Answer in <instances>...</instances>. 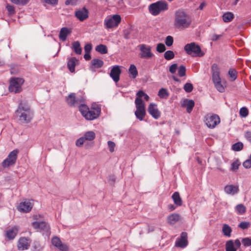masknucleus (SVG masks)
<instances>
[{
  "label": "nucleus",
  "mask_w": 251,
  "mask_h": 251,
  "mask_svg": "<svg viewBox=\"0 0 251 251\" xmlns=\"http://www.w3.org/2000/svg\"><path fill=\"white\" fill-rule=\"evenodd\" d=\"M71 33L70 29L66 27H62L59 33V38L62 41H65L67 36Z\"/></svg>",
  "instance_id": "a878e982"
},
{
  "label": "nucleus",
  "mask_w": 251,
  "mask_h": 251,
  "mask_svg": "<svg viewBox=\"0 0 251 251\" xmlns=\"http://www.w3.org/2000/svg\"><path fill=\"white\" fill-rule=\"evenodd\" d=\"M18 231V228L16 226L13 227L5 231V236L9 240H13L17 235Z\"/></svg>",
  "instance_id": "393cba45"
},
{
  "label": "nucleus",
  "mask_w": 251,
  "mask_h": 251,
  "mask_svg": "<svg viewBox=\"0 0 251 251\" xmlns=\"http://www.w3.org/2000/svg\"><path fill=\"white\" fill-rule=\"evenodd\" d=\"M180 217L178 214L173 213L168 217V222L171 225H174L179 220Z\"/></svg>",
  "instance_id": "cd10ccee"
},
{
  "label": "nucleus",
  "mask_w": 251,
  "mask_h": 251,
  "mask_svg": "<svg viewBox=\"0 0 251 251\" xmlns=\"http://www.w3.org/2000/svg\"><path fill=\"white\" fill-rule=\"evenodd\" d=\"M84 58L86 60H90L91 58V56L90 53L85 52V53L84 55Z\"/></svg>",
  "instance_id": "338daca9"
},
{
  "label": "nucleus",
  "mask_w": 251,
  "mask_h": 251,
  "mask_svg": "<svg viewBox=\"0 0 251 251\" xmlns=\"http://www.w3.org/2000/svg\"><path fill=\"white\" fill-rule=\"evenodd\" d=\"M249 111L248 109L245 107H243L240 110V116L242 117H246L248 115Z\"/></svg>",
  "instance_id": "09e8293b"
},
{
  "label": "nucleus",
  "mask_w": 251,
  "mask_h": 251,
  "mask_svg": "<svg viewBox=\"0 0 251 251\" xmlns=\"http://www.w3.org/2000/svg\"><path fill=\"white\" fill-rule=\"evenodd\" d=\"M240 165V161L238 159L236 160L231 164V169H230L231 170H232L233 171H235L237 170L238 169Z\"/></svg>",
  "instance_id": "de8ad7c7"
},
{
  "label": "nucleus",
  "mask_w": 251,
  "mask_h": 251,
  "mask_svg": "<svg viewBox=\"0 0 251 251\" xmlns=\"http://www.w3.org/2000/svg\"><path fill=\"white\" fill-rule=\"evenodd\" d=\"M32 208V204L29 201H25L19 204L18 210L24 212L30 211Z\"/></svg>",
  "instance_id": "4be33fe9"
},
{
  "label": "nucleus",
  "mask_w": 251,
  "mask_h": 251,
  "mask_svg": "<svg viewBox=\"0 0 251 251\" xmlns=\"http://www.w3.org/2000/svg\"><path fill=\"white\" fill-rule=\"evenodd\" d=\"M186 67L183 65H180L178 69L177 75L179 77H183L186 75Z\"/></svg>",
  "instance_id": "a19ab883"
},
{
  "label": "nucleus",
  "mask_w": 251,
  "mask_h": 251,
  "mask_svg": "<svg viewBox=\"0 0 251 251\" xmlns=\"http://www.w3.org/2000/svg\"><path fill=\"white\" fill-rule=\"evenodd\" d=\"M177 68V64H173L169 67V71L171 74H175L176 72V69Z\"/></svg>",
  "instance_id": "6e6d98bb"
},
{
  "label": "nucleus",
  "mask_w": 251,
  "mask_h": 251,
  "mask_svg": "<svg viewBox=\"0 0 251 251\" xmlns=\"http://www.w3.org/2000/svg\"><path fill=\"white\" fill-rule=\"evenodd\" d=\"M66 100L70 106H76L83 104L84 98L82 96L76 97L75 94L72 93L66 97Z\"/></svg>",
  "instance_id": "9b49d317"
},
{
  "label": "nucleus",
  "mask_w": 251,
  "mask_h": 251,
  "mask_svg": "<svg viewBox=\"0 0 251 251\" xmlns=\"http://www.w3.org/2000/svg\"><path fill=\"white\" fill-rule=\"evenodd\" d=\"M239 187L234 185H227L224 188L225 192L229 195H234L239 192Z\"/></svg>",
  "instance_id": "5701e85b"
},
{
  "label": "nucleus",
  "mask_w": 251,
  "mask_h": 251,
  "mask_svg": "<svg viewBox=\"0 0 251 251\" xmlns=\"http://www.w3.org/2000/svg\"><path fill=\"white\" fill-rule=\"evenodd\" d=\"M52 244L61 251H68V246L63 244L60 238L57 236L53 237L51 239Z\"/></svg>",
  "instance_id": "2eb2a0df"
},
{
  "label": "nucleus",
  "mask_w": 251,
  "mask_h": 251,
  "mask_svg": "<svg viewBox=\"0 0 251 251\" xmlns=\"http://www.w3.org/2000/svg\"><path fill=\"white\" fill-rule=\"evenodd\" d=\"M169 93L166 89H160L158 93V96L161 99H166L169 96Z\"/></svg>",
  "instance_id": "e433bc0d"
},
{
  "label": "nucleus",
  "mask_w": 251,
  "mask_h": 251,
  "mask_svg": "<svg viewBox=\"0 0 251 251\" xmlns=\"http://www.w3.org/2000/svg\"><path fill=\"white\" fill-rule=\"evenodd\" d=\"M243 166L246 169H249L251 167V160L249 158L243 163Z\"/></svg>",
  "instance_id": "4d7b16f0"
},
{
  "label": "nucleus",
  "mask_w": 251,
  "mask_h": 251,
  "mask_svg": "<svg viewBox=\"0 0 251 251\" xmlns=\"http://www.w3.org/2000/svg\"><path fill=\"white\" fill-rule=\"evenodd\" d=\"M250 226V223L247 222H242L238 225V226L243 229H247Z\"/></svg>",
  "instance_id": "603ef678"
},
{
  "label": "nucleus",
  "mask_w": 251,
  "mask_h": 251,
  "mask_svg": "<svg viewBox=\"0 0 251 251\" xmlns=\"http://www.w3.org/2000/svg\"><path fill=\"white\" fill-rule=\"evenodd\" d=\"M187 245V233L185 232H182L181 233L180 238L176 240L175 246L177 247L184 248L186 247Z\"/></svg>",
  "instance_id": "f3484780"
},
{
  "label": "nucleus",
  "mask_w": 251,
  "mask_h": 251,
  "mask_svg": "<svg viewBox=\"0 0 251 251\" xmlns=\"http://www.w3.org/2000/svg\"><path fill=\"white\" fill-rule=\"evenodd\" d=\"M165 42V44L168 47L171 46L173 44V43H174L173 37L170 35L167 36L166 38Z\"/></svg>",
  "instance_id": "49530a36"
},
{
  "label": "nucleus",
  "mask_w": 251,
  "mask_h": 251,
  "mask_svg": "<svg viewBox=\"0 0 251 251\" xmlns=\"http://www.w3.org/2000/svg\"><path fill=\"white\" fill-rule=\"evenodd\" d=\"M128 73L131 75L132 78H135L137 77L138 75V71L134 65L131 64L130 65L128 69Z\"/></svg>",
  "instance_id": "7c9ffc66"
},
{
  "label": "nucleus",
  "mask_w": 251,
  "mask_h": 251,
  "mask_svg": "<svg viewBox=\"0 0 251 251\" xmlns=\"http://www.w3.org/2000/svg\"><path fill=\"white\" fill-rule=\"evenodd\" d=\"M235 209L236 211L241 215L243 214L246 212V207L242 204H239L236 206Z\"/></svg>",
  "instance_id": "37998d69"
},
{
  "label": "nucleus",
  "mask_w": 251,
  "mask_h": 251,
  "mask_svg": "<svg viewBox=\"0 0 251 251\" xmlns=\"http://www.w3.org/2000/svg\"><path fill=\"white\" fill-rule=\"evenodd\" d=\"M77 3V0H66L65 1V4L75 5Z\"/></svg>",
  "instance_id": "bf43d9fd"
},
{
  "label": "nucleus",
  "mask_w": 251,
  "mask_h": 251,
  "mask_svg": "<svg viewBox=\"0 0 251 251\" xmlns=\"http://www.w3.org/2000/svg\"><path fill=\"white\" fill-rule=\"evenodd\" d=\"M222 231L224 235L227 237H230L231 236L232 229L228 225L224 224L223 225Z\"/></svg>",
  "instance_id": "c9c22d12"
},
{
  "label": "nucleus",
  "mask_w": 251,
  "mask_h": 251,
  "mask_svg": "<svg viewBox=\"0 0 251 251\" xmlns=\"http://www.w3.org/2000/svg\"><path fill=\"white\" fill-rule=\"evenodd\" d=\"M10 1L15 4L25 5L29 2L30 0H10Z\"/></svg>",
  "instance_id": "c03bdc74"
},
{
  "label": "nucleus",
  "mask_w": 251,
  "mask_h": 251,
  "mask_svg": "<svg viewBox=\"0 0 251 251\" xmlns=\"http://www.w3.org/2000/svg\"><path fill=\"white\" fill-rule=\"evenodd\" d=\"M16 115L21 123H28L32 118L33 114L26 102H21L16 111Z\"/></svg>",
  "instance_id": "f03ea898"
},
{
  "label": "nucleus",
  "mask_w": 251,
  "mask_h": 251,
  "mask_svg": "<svg viewBox=\"0 0 251 251\" xmlns=\"http://www.w3.org/2000/svg\"><path fill=\"white\" fill-rule=\"evenodd\" d=\"M228 75L231 81H233L237 78V72L234 69H230L228 71Z\"/></svg>",
  "instance_id": "ea45409f"
},
{
  "label": "nucleus",
  "mask_w": 251,
  "mask_h": 251,
  "mask_svg": "<svg viewBox=\"0 0 251 251\" xmlns=\"http://www.w3.org/2000/svg\"><path fill=\"white\" fill-rule=\"evenodd\" d=\"M234 244L237 250L238 248H240L241 242L239 239H236L234 242Z\"/></svg>",
  "instance_id": "0e129e2a"
},
{
  "label": "nucleus",
  "mask_w": 251,
  "mask_h": 251,
  "mask_svg": "<svg viewBox=\"0 0 251 251\" xmlns=\"http://www.w3.org/2000/svg\"><path fill=\"white\" fill-rule=\"evenodd\" d=\"M78 60L75 57H72L69 59L67 63V67L71 73L75 72V67L76 62Z\"/></svg>",
  "instance_id": "bb28decb"
},
{
  "label": "nucleus",
  "mask_w": 251,
  "mask_h": 251,
  "mask_svg": "<svg viewBox=\"0 0 251 251\" xmlns=\"http://www.w3.org/2000/svg\"><path fill=\"white\" fill-rule=\"evenodd\" d=\"M220 118L219 116L215 114H208L206 115L204 118V122L206 126L211 129L215 128L220 123Z\"/></svg>",
  "instance_id": "1a4fd4ad"
},
{
  "label": "nucleus",
  "mask_w": 251,
  "mask_h": 251,
  "mask_svg": "<svg viewBox=\"0 0 251 251\" xmlns=\"http://www.w3.org/2000/svg\"><path fill=\"white\" fill-rule=\"evenodd\" d=\"M107 145L109 151L111 152H113L114 151L115 144L112 141H108L107 142Z\"/></svg>",
  "instance_id": "5fc2aeb1"
},
{
  "label": "nucleus",
  "mask_w": 251,
  "mask_h": 251,
  "mask_svg": "<svg viewBox=\"0 0 251 251\" xmlns=\"http://www.w3.org/2000/svg\"><path fill=\"white\" fill-rule=\"evenodd\" d=\"M176 207L173 204H169L168 205V208L170 211H173L176 209Z\"/></svg>",
  "instance_id": "774afa93"
},
{
  "label": "nucleus",
  "mask_w": 251,
  "mask_h": 251,
  "mask_svg": "<svg viewBox=\"0 0 251 251\" xmlns=\"http://www.w3.org/2000/svg\"><path fill=\"white\" fill-rule=\"evenodd\" d=\"M212 79L214 86L218 91L223 93L225 91V87L222 84L220 75V69L217 64L214 63L211 67Z\"/></svg>",
  "instance_id": "20e7f679"
},
{
  "label": "nucleus",
  "mask_w": 251,
  "mask_h": 251,
  "mask_svg": "<svg viewBox=\"0 0 251 251\" xmlns=\"http://www.w3.org/2000/svg\"><path fill=\"white\" fill-rule=\"evenodd\" d=\"M6 9L8 12V15L9 16H12L16 13L15 7L9 4H7L6 5Z\"/></svg>",
  "instance_id": "58836bf2"
},
{
  "label": "nucleus",
  "mask_w": 251,
  "mask_h": 251,
  "mask_svg": "<svg viewBox=\"0 0 251 251\" xmlns=\"http://www.w3.org/2000/svg\"><path fill=\"white\" fill-rule=\"evenodd\" d=\"M48 4H56L57 3L58 0H44Z\"/></svg>",
  "instance_id": "e2e57ef3"
},
{
  "label": "nucleus",
  "mask_w": 251,
  "mask_h": 251,
  "mask_svg": "<svg viewBox=\"0 0 251 251\" xmlns=\"http://www.w3.org/2000/svg\"><path fill=\"white\" fill-rule=\"evenodd\" d=\"M244 145L242 142H238L232 145L231 149L235 151H241L243 148Z\"/></svg>",
  "instance_id": "4c0bfd02"
},
{
  "label": "nucleus",
  "mask_w": 251,
  "mask_h": 251,
  "mask_svg": "<svg viewBox=\"0 0 251 251\" xmlns=\"http://www.w3.org/2000/svg\"><path fill=\"white\" fill-rule=\"evenodd\" d=\"M103 65V62L102 60L98 58L93 59L91 61L90 70L93 72H95L96 69L101 68Z\"/></svg>",
  "instance_id": "412c9836"
},
{
  "label": "nucleus",
  "mask_w": 251,
  "mask_h": 251,
  "mask_svg": "<svg viewBox=\"0 0 251 251\" xmlns=\"http://www.w3.org/2000/svg\"><path fill=\"white\" fill-rule=\"evenodd\" d=\"M19 152L18 149H15L11 151L7 157L2 161V166L4 168H6L14 165L16 162Z\"/></svg>",
  "instance_id": "f8f14e48"
},
{
  "label": "nucleus",
  "mask_w": 251,
  "mask_h": 251,
  "mask_svg": "<svg viewBox=\"0 0 251 251\" xmlns=\"http://www.w3.org/2000/svg\"><path fill=\"white\" fill-rule=\"evenodd\" d=\"M166 49V47L163 44L159 43L157 45L156 50L158 52H159L160 53L163 52L165 51Z\"/></svg>",
  "instance_id": "8fccbe9b"
},
{
  "label": "nucleus",
  "mask_w": 251,
  "mask_h": 251,
  "mask_svg": "<svg viewBox=\"0 0 251 251\" xmlns=\"http://www.w3.org/2000/svg\"><path fill=\"white\" fill-rule=\"evenodd\" d=\"M121 21L119 15L115 14L113 16H107L104 20L103 25L106 29L117 27Z\"/></svg>",
  "instance_id": "6e6552de"
},
{
  "label": "nucleus",
  "mask_w": 251,
  "mask_h": 251,
  "mask_svg": "<svg viewBox=\"0 0 251 251\" xmlns=\"http://www.w3.org/2000/svg\"><path fill=\"white\" fill-rule=\"evenodd\" d=\"M245 136L246 139L251 143V131L246 132Z\"/></svg>",
  "instance_id": "680f3d73"
},
{
  "label": "nucleus",
  "mask_w": 251,
  "mask_h": 251,
  "mask_svg": "<svg viewBox=\"0 0 251 251\" xmlns=\"http://www.w3.org/2000/svg\"><path fill=\"white\" fill-rule=\"evenodd\" d=\"M139 47L141 51V53L140 54L141 58L149 59L153 56V54L151 52V46L146 44H141L139 46Z\"/></svg>",
  "instance_id": "ddd939ff"
},
{
  "label": "nucleus",
  "mask_w": 251,
  "mask_h": 251,
  "mask_svg": "<svg viewBox=\"0 0 251 251\" xmlns=\"http://www.w3.org/2000/svg\"><path fill=\"white\" fill-rule=\"evenodd\" d=\"M169 5L165 0H160L151 4L149 7L150 13L153 16H157L160 13L167 11Z\"/></svg>",
  "instance_id": "39448f33"
},
{
  "label": "nucleus",
  "mask_w": 251,
  "mask_h": 251,
  "mask_svg": "<svg viewBox=\"0 0 251 251\" xmlns=\"http://www.w3.org/2000/svg\"><path fill=\"white\" fill-rule=\"evenodd\" d=\"M25 82L24 78L12 77L9 81L8 89L10 92L15 94L19 93L23 90L22 85Z\"/></svg>",
  "instance_id": "423d86ee"
},
{
  "label": "nucleus",
  "mask_w": 251,
  "mask_h": 251,
  "mask_svg": "<svg viewBox=\"0 0 251 251\" xmlns=\"http://www.w3.org/2000/svg\"><path fill=\"white\" fill-rule=\"evenodd\" d=\"M145 94V93L143 90H139L137 93V97L136 99H141V98L143 97Z\"/></svg>",
  "instance_id": "052dcab7"
},
{
  "label": "nucleus",
  "mask_w": 251,
  "mask_h": 251,
  "mask_svg": "<svg viewBox=\"0 0 251 251\" xmlns=\"http://www.w3.org/2000/svg\"><path fill=\"white\" fill-rule=\"evenodd\" d=\"M135 104L136 110L135 115L140 121H142L146 115L145 105L142 99H135Z\"/></svg>",
  "instance_id": "9d476101"
},
{
  "label": "nucleus",
  "mask_w": 251,
  "mask_h": 251,
  "mask_svg": "<svg viewBox=\"0 0 251 251\" xmlns=\"http://www.w3.org/2000/svg\"><path fill=\"white\" fill-rule=\"evenodd\" d=\"M92 48L91 44H87L84 47V50L86 53H90Z\"/></svg>",
  "instance_id": "13d9d810"
},
{
  "label": "nucleus",
  "mask_w": 251,
  "mask_h": 251,
  "mask_svg": "<svg viewBox=\"0 0 251 251\" xmlns=\"http://www.w3.org/2000/svg\"><path fill=\"white\" fill-rule=\"evenodd\" d=\"M183 89L187 93H190L193 89V86L190 83H186L184 84Z\"/></svg>",
  "instance_id": "a18cd8bd"
},
{
  "label": "nucleus",
  "mask_w": 251,
  "mask_h": 251,
  "mask_svg": "<svg viewBox=\"0 0 251 251\" xmlns=\"http://www.w3.org/2000/svg\"><path fill=\"white\" fill-rule=\"evenodd\" d=\"M72 49L76 54L79 55L82 53V49L78 41H75L72 43Z\"/></svg>",
  "instance_id": "c756f323"
},
{
  "label": "nucleus",
  "mask_w": 251,
  "mask_h": 251,
  "mask_svg": "<svg viewBox=\"0 0 251 251\" xmlns=\"http://www.w3.org/2000/svg\"><path fill=\"white\" fill-rule=\"evenodd\" d=\"M30 245V242L28 238L25 237H21L18 242V249L20 251H24L29 248Z\"/></svg>",
  "instance_id": "a211bd4d"
},
{
  "label": "nucleus",
  "mask_w": 251,
  "mask_h": 251,
  "mask_svg": "<svg viewBox=\"0 0 251 251\" xmlns=\"http://www.w3.org/2000/svg\"><path fill=\"white\" fill-rule=\"evenodd\" d=\"M85 139L84 137H81L75 141V145L76 146L80 147H81L85 142Z\"/></svg>",
  "instance_id": "864d4df0"
},
{
  "label": "nucleus",
  "mask_w": 251,
  "mask_h": 251,
  "mask_svg": "<svg viewBox=\"0 0 251 251\" xmlns=\"http://www.w3.org/2000/svg\"><path fill=\"white\" fill-rule=\"evenodd\" d=\"M83 137L86 141H92L95 138L96 134L93 131H88L84 133Z\"/></svg>",
  "instance_id": "72a5a7b5"
},
{
  "label": "nucleus",
  "mask_w": 251,
  "mask_h": 251,
  "mask_svg": "<svg viewBox=\"0 0 251 251\" xmlns=\"http://www.w3.org/2000/svg\"><path fill=\"white\" fill-rule=\"evenodd\" d=\"M149 114L155 119L159 118L161 113L157 108V104L151 103L149 104L148 108Z\"/></svg>",
  "instance_id": "dca6fc26"
},
{
  "label": "nucleus",
  "mask_w": 251,
  "mask_h": 251,
  "mask_svg": "<svg viewBox=\"0 0 251 251\" xmlns=\"http://www.w3.org/2000/svg\"><path fill=\"white\" fill-rule=\"evenodd\" d=\"M242 242L245 247L251 246V238L248 237L243 238Z\"/></svg>",
  "instance_id": "3c124183"
},
{
  "label": "nucleus",
  "mask_w": 251,
  "mask_h": 251,
  "mask_svg": "<svg viewBox=\"0 0 251 251\" xmlns=\"http://www.w3.org/2000/svg\"><path fill=\"white\" fill-rule=\"evenodd\" d=\"M32 226L34 229L37 231H48L50 229L49 225L46 222H34L32 223Z\"/></svg>",
  "instance_id": "6ab92c4d"
},
{
  "label": "nucleus",
  "mask_w": 251,
  "mask_h": 251,
  "mask_svg": "<svg viewBox=\"0 0 251 251\" xmlns=\"http://www.w3.org/2000/svg\"><path fill=\"white\" fill-rule=\"evenodd\" d=\"M234 18V14L230 12H227L223 15V20L226 23L231 22Z\"/></svg>",
  "instance_id": "2f4dec72"
},
{
  "label": "nucleus",
  "mask_w": 251,
  "mask_h": 251,
  "mask_svg": "<svg viewBox=\"0 0 251 251\" xmlns=\"http://www.w3.org/2000/svg\"><path fill=\"white\" fill-rule=\"evenodd\" d=\"M184 49L188 54L192 57H202L204 54L200 46L195 42L186 44Z\"/></svg>",
  "instance_id": "0eeeda50"
},
{
  "label": "nucleus",
  "mask_w": 251,
  "mask_h": 251,
  "mask_svg": "<svg viewBox=\"0 0 251 251\" xmlns=\"http://www.w3.org/2000/svg\"><path fill=\"white\" fill-rule=\"evenodd\" d=\"M192 19L191 15L182 9H178L175 13L174 26L179 30L190 27Z\"/></svg>",
  "instance_id": "f257e3e1"
},
{
  "label": "nucleus",
  "mask_w": 251,
  "mask_h": 251,
  "mask_svg": "<svg viewBox=\"0 0 251 251\" xmlns=\"http://www.w3.org/2000/svg\"><path fill=\"white\" fill-rule=\"evenodd\" d=\"M75 16L80 22H83L88 19L89 11L85 7L77 9L75 12Z\"/></svg>",
  "instance_id": "4468645a"
},
{
  "label": "nucleus",
  "mask_w": 251,
  "mask_h": 251,
  "mask_svg": "<svg viewBox=\"0 0 251 251\" xmlns=\"http://www.w3.org/2000/svg\"><path fill=\"white\" fill-rule=\"evenodd\" d=\"M121 73V70L119 66H115L110 71V76L115 82H117L120 79V75Z\"/></svg>",
  "instance_id": "aec40b11"
},
{
  "label": "nucleus",
  "mask_w": 251,
  "mask_h": 251,
  "mask_svg": "<svg viewBox=\"0 0 251 251\" xmlns=\"http://www.w3.org/2000/svg\"><path fill=\"white\" fill-rule=\"evenodd\" d=\"M226 251H236V248L234 246L233 240H230L226 242Z\"/></svg>",
  "instance_id": "473e14b6"
},
{
  "label": "nucleus",
  "mask_w": 251,
  "mask_h": 251,
  "mask_svg": "<svg viewBox=\"0 0 251 251\" xmlns=\"http://www.w3.org/2000/svg\"><path fill=\"white\" fill-rule=\"evenodd\" d=\"M172 198L174 202V203L177 206H181L182 204V201L180 197L179 194L177 192H175L172 196Z\"/></svg>",
  "instance_id": "c85d7f7f"
},
{
  "label": "nucleus",
  "mask_w": 251,
  "mask_h": 251,
  "mask_svg": "<svg viewBox=\"0 0 251 251\" xmlns=\"http://www.w3.org/2000/svg\"><path fill=\"white\" fill-rule=\"evenodd\" d=\"M164 57L165 59L170 60L174 58L175 54L172 50H167L164 53Z\"/></svg>",
  "instance_id": "79ce46f5"
},
{
  "label": "nucleus",
  "mask_w": 251,
  "mask_h": 251,
  "mask_svg": "<svg viewBox=\"0 0 251 251\" xmlns=\"http://www.w3.org/2000/svg\"><path fill=\"white\" fill-rule=\"evenodd\" d=\"M221 37L220 35H217L216 34H214L212 36V40L214 41L218 40L220 37Z\"/></svg>",
  "instance_id": "69168bd1"
},
{
  "label": "nucleus",
  "mask_w": 251,
  "mask_h": 251,
  "mask_svg": "<svg viewBox=\"0 0 251 251\" xmlns=\"http://www.w3.org/2000/svg\"><path fill=\"white\" fill-rule=\"evenodd\" d=\"M194 105L195 102L194 100H188L187 99H184L181 103V106L183 107H186V111L188 113H190L191 112Z\"/></svg>",
  "instance_id": "b1692460"
},
{
  "label": "nucleus",
  "mask_w": 251,
  "mask_h": 251,
  "mask_svg": "<svg viewBox=\"0 0 251 251\" xmlns=\"http://www.w3.org/2000/svg\"><path fill=\"white\" fill-rule=\"evenodd\" d=\"M79 110L87 120H93L97 118L100 113L101 109L98 106L91 107L90 109L86 104L78 105Z\"/></svg>",
  "instance_id": "7ed1b4c3"
},
{
  "label": "nucleus",
  "mask_w": 251,
  "mask_h": 251,
  "mask_svg": "<svg viewBox=\"0 0 251 251\" xmlns=\"http://www.w3.org/2000/svg\"><path fill=\"white\" fill-rule=\"evenodd\" d=\"M95 50L97 51L101 54H104L107 53V48L103 44H100L96 46Z\"/></svg>",
  "instance_id": "f704fd0d"
}]
</instances>
